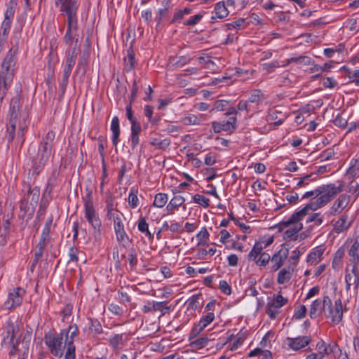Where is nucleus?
Masks as SVG:
<instances>
[{"label":"nucleus","mask_w":359,"mask_h":359,"mask_svg":"<svg viewBox=\"0 0 359 359\" xmlns=\"http://www.w3.org/2000/svg\"><path fill=\"white\" fill-rule=\"evenodd\" d=\"M339 185L336 186L334 184H328L321 186V188L325 189L323 194H321L315 201H311L305 207L299 211L294 212L287 220L282 221L280 226L283 228H286L287 226L297 221H301L302 218L306 216L309 211L316 210L317 209L325 206L337 194L341 192L344 189V184L342 182H339Z\"/></svg>","instance_id":"f257e3e1"},{"label":"nucleus","mask_w":359,"mask_h":359,"mask_svg":"<svg viewBox=\"0 0 359 359\" xmlns=\"http://www.w3.org/2000/svg\"><path fill=\"white\" fill-rule=\"evenodd\" d=\"M44 340L50 353L57 358L63 355L64 349L69 343L67 333L65 331H60L58 334L48 332L46 334Z\"/></svg>","instance_id":"f03ea898"},{"label":"nucleus","mask_w":359,"mask_h":359,"mask_svg":"<svg viewBox=\"0 0 359 359\" xmlns=\"http://www.w3.org/2000/svg\"><path fill=\"white\" fill-rule=\"evenodd\" d=\"M87 192L85 197L83 198L85 207V217L88 223L94 229V236L95 238L101 236L102 222L98 215L96 214L93 207V193L90 189L86 188Z\"/></svg>","instance_id":"7ed1b4c3"},{"label":"nucleus","mask_w":359,"mask_h":359,"mask_svg":"<svg viewBox=\"0 0 359 359\" xmlns=\"http://www.w3.org/2000/svg\"><path fill=\"white\" fill-rule=\"evenodd\" d=\"M32 339V329L27 326L26 332L23 335L22 340L17 339L11 346L10 355L11 357L18 355V358L27 359L29 353V348Z\"/></svg>","instance_id":"20e7f679"},{"label":"nucleus","mask_w":359,"mask_h":359,"mask_svg":"<svg viewBox=\"0 0 359 359\" xmlns=\"http://www.w3.org/2000/svg\"><path fill=\"white\" fill-rule=\"evenodd\" d=\"M52 148L48 143H40L37 154L32 158V169L33 172L38 175L47 163L51 156Z\"/></svg>","instance_id":"39448f33"},{"label":"nucleus","mask_w":359,"mask_h":359,"mask_svg":"<svg viewBox=\"0 0 359 359\" xmlns=\"http://www.w3.org/2000/svg\"><path fill=\"white\" fill-rule=\"evenodd\" d=\"M20 107V97L17 95L13 97L10 103L9 121L7 127L6 139L8 142L13 140L16 128L18 111Z\"/></svg>","instance_id":"423d86ee"},{"label":"nucleus","mask_w":359,"mask_h":359,"mask_svg":"<svg viewBox=\"0 0 359 359\" xmlns=\"http://www.w3.org/2000/svg\"><path fill=\"white\" fill-rule=\"evenodd\" d=\"M25 290L22 287H16L11 290L4 306L7 309H11L21 304Z\"/></svg>","instance_id":"0eeeda50"},{"label":"nucleus","mask_w":359,"mask_h":359,"mask_svg":"<svg viewBox=\"0 0 359 359\" xmlns=\"http://www.w3.org/2000/svg\"><path fill=\"white\" fill-rule=\"evenodd\" d=\"M287 299L284 298L281 294H278L273 301L268 302L266 312L271 319H275L278 313V309L286 304Z\"/></svg>","instance_id":"6e6552de"},{"label":"nucleus","mask_w":359,"mask_h":359,"mask_svg":"<svg viewBox=\"0 0 359 359\" xmlns=\"http://www.w3.org/2000/svg\"><path fill=\"white\" fill-rule=\"evenodd\" d=\"M348 265L346 269L345 280H346V290L349 291L351 285H354V290H358L359 287V273L358 271L357 266H351V269L349 270Z\"/></svg>","instance_id":"1a4fd4ad"},{"label":"nucleus","mask_w":359,"mask_h":359,"mask_svg":"<svg viewBox=\"0 0 359 359\" xmlns=\"http://www.w3.org/2000/svg\"><path fill=\"white\" fill-rule=\"evenodd\" d=\"M285 341L290 348L297 351L308 346L311 342V337L310 336L287 337Z\"/></svg>","instance_id":"9d476101"},{"label":"nucleus","mask_w":359,"mask_h":359,"mask_svg":"<svg viewBox=\"0 0 359 359\" xmlns=\"http://www.w3.org/2000/svg\"><path fill=\"white\" fill-rule=\"evenodd\" d=\"M15 326L13 323L8 321L5 326L3 327V332L1 335L3 339L1 341V346L6 347H11L15 343L14 334H15Z\"/></svg>","instance_id":"9b49d317"},{"label":"nucleus","mask_w":359,"mask_h":359,"mask_svg":"<svg viewBox=\"0 0 359 359\" xmlns=\"http://www.w3.org/2000/svg\"><path fill=\"white\" fill-rule=\"evenodd\" d=\"M62 4V10L65 13L68 18V22H76V11L79 4L76 0H65L60 3Z\"/></svg>","instance_id":"f8f14e48"},{"label":"nucleus","mask_w":359,"mask_h":359,"mask_svg":"<svg viewBox=\"0 0 359 359\" xmlns=\"http://www.w3.org/2000/svg\"><path fill=\"white\" fill-rule=\"evenodd\" d=\"M288 255L289 249L285 248H281L275 253L271 259V271H276L279 269L283 264L285 260L287 258Z\"/></svg>","instance_id":"ddd939ff"},{"label":"nucleus","mask_w":359,"mask_h":359,"mask_svg":"<svg viewBox=\"0 0 359 359\" xmlns=\"http://www.w3.org/2000/svg\"><path fill=\"white\" fill-rule=\"evenodd\" d=\"M327 318H331L334 323H339L341 321L343 318V306L341 299H337L334 302V308L331 307L328 310V314L325 313Z\"/></svg>","instance_id":"4468645a"},{"label":"nucleus","mask_w":359,"mask_h":359,"mask_svg":"<svg viewBox=\"0 0 359 359\" xmlns=\"http://www.w3.org/2000/svg\"><path fill=\"white\" fill-rule=\"evenodd\" d=\"M350 196L343 194L335 201L330 209V214L336 215L340 213L348 204Z\"/></svg>","instance_id":"2eb2a0df"},{"label":"nucleus","mask_w":359,"mask_h":359,"mask_svg":"<svg viewBox=\"0 0 359 359\" xmlns=\"http://www.w3.org/2000/svg\"><path fill=\"white\" fill-rule=\"evenodd\" d=\"M82 32V31H81ZM80 31L78 24H68V28L65 35L64 39L67 43H78Z\"/></svg>","instance_id":"dca6fc26"},{"label":"nucleus","mask_w":359,"mask_h":359,"mask_svg":"<svg viewBox=\"0 0 359 359\" xmlns=\"http://www.w3.org/2000/svg\"><path fill=\"white\" fill-rule=\"evenodd\" d=\"M316 348L320 351V355L337 354V351H340L338 345L335 343L330 344L327 346L323 339H320L316 344Z\"/></svg>","instance_id":"f3484780"},{"label":"nucleus","mask_w":359,"mask_h":359,"mask_svg":"<svg viewBox=\"0 0 359 359\" xmlns=\"http://www.w3.org/2000/svg\"><path fill=\"white\" fill-rule=\"evenodd\" d=\"M172 7L170 0H162L161 6L155 13V21L163 20L169 13L170 9Z\"/></svg>","instance_id":"a211bd4d"},{"label":"nucleus","mask_w":359,"mask_h":359,"mask_svg":"<svg viewBox=\"0 0 359 359\" xmlns=\"http://www.w3.org/2000/svg\"><path fill=\"white\" fill-rule=\"evenodd\" d=\"M20 211L23 213L20 215L19 217L21 218H24L25 216H27L26 222H27L28 219H32L34 211L35 206L31 203H28L27 199L22 200L20 205Z\"/></svg>","instance_id":"6ab92c4d"},{"label":"nucleus","mask_w":359,"mask_h":359,"mask_svg":"<svg viewBox=\"0 0 359 359\" xmlns=\"http://www.w3.org/2000/svg\"><path fill=\"white\" fill-rule=\"evenodd\" d=\"M111 130L112 132V144L116 147L119 141L120 127L118 116H114L111 123Z\"/></svg>","instance_id":"aec40b11"},{"label":"nucleus","mask_w":359,"mask_h":359,"mask_svg":"<svg viewBox=\"0 0 359 359\" xmlns=\"http://www.w3.org/2000/svg\"><path fill=\"white\" fill-rule=\"evenodd\" d=\"M324 251L325 248L323 246L320 245L317 247L313 252L308 255L307 262L310 263L311 265L316 264L321 260V257L323 255Z\"/></svg>","instance_id":"412c9836"},{"label":"nucleus","mask_w":359,"mask_h":359,"mask_svg":"<svg viewBox=\"0 0 359 359\" xmlns=\"http://www.w3.org/2000/svg\"><path fill=\"white\" fill-rule=\"evenodd\" d=\"M212 127L215 133H219L222 131H226L233 133L235 130V127L231 125V123H219L213 121L212 123Z\"/></svg>","instance_id":"4be33fe9"},{"label":"nucleus","mask_w":359,"mask_h":359,"mask_svg":"<svg viewBox=\"0 0 359 359\" xmlns=\"http://www.w3.org/2000/svg\"><path fill=\"white\" fill-rule=\"evenodd\" d=\"M359 249V241L357 240L352 244L349 251L348 255L350 256V262L352 263L351 266H358L359 263V255L358 253Z\"/></svg>","instance_id":"5701e85b"},{"label":"nucleus","mask_w":359,"mask_h":359,"mask_svg":"<svg viewBox=\"0 0 359 359\" xmlns=\"http://www.w3.org/2000/svg\"><path fill=\"white\" fill-rule=\"evenodd\" d=\"M264 95L260 90H254L252 91V93L250 96V97L248 100V102H249L250 107L252 108H254L252 107V104L258 105L260 103H262L264 100Z\"/></svg>","instance_id":"b1692460"},{"label":"nucleus","mask_w":359,"mask_h":359,"mask_svg":"<svg viewBox=\"0 0 359 359\" xmlns=\"http://www.w3.org/2000/svg\"><path fill=\"white\" fill-rule=\"evenodd\" d=\"M293 271L294 267H291V266L281 269L278 274V283L284 284L285 282L288 281L292 277L290 271Z\"/></svg>","instance_id":"393cba45"},{"label":"nucleus","mask_w":359,"mask_h":359,"mask_svg":"<svg viewBox=\"0 0 359 359\" xmlns=\"http://www.w3.org/2000/svg\"><path fill=\"white\" fill-rule=\"evenodd\" d=\"M127 57L124 58V70L126 72L131 71L135 66V53L132 48H129L127 50Z\"/></svg>","instance_id":"a878e982"},{"label":"nucleus","mask_w":359,"mask_h":359,"mask_svg":"<svg viewBox=\"0 0 359 359\" xmlns=\"http://www.w3.org/2000/svg\"><path fill=\"white\" fill-rule=\"evenodd\" d=\"M214 335V333H212L210 334V337H202L200 338H198L194 341H191L190 342V345L191 347L201 349L203 347L206 346L208 344V342L211 340H213L214 338H212V336Z\"/></svg>","instance_id":"bb28decb"},{"label":"nucleus","mask_w":359,"mask_h":359,"mask_svg":"<svg viewBox=\"0 0 359 359\" xmlns=\"http://www.w3.org/2000/svg\"><path fill=\"white\" fill-rule=\"evenodd\" d=\"M291 224H294V226L286 230L284 232V235H283L284 239H288V238H293L303 228V224L302 223H299V221H297L296 222L291 223ZM290 225V224L287 226H289Z\"/></svg>","instance_id":"cd10ccee"},{"label":"nucleus","mask_w":359,"mask_h":359,"mask_svg":"<svg viewBox=\"0 0 359 359\" xmlns=\"http://www.w3.org/2000/svg\"><path fill=\"white\" fill-rule=\"evenodd\" d=\"M292 62H295L299 65H311L313 63V61L311 57L305 55H301L299 57H292L286 60V64H290Z\"/></svg>","instance_id":"c85d7f7f"},{"label":"nucleus","mask_w":359,"mask_h":359,"mask_svg":"<svg viewBox=\"0 0 359 359\" xmlns=\"http://www.w3.org/2000/svg\"><path fill=\"white\" fill-rule=\"evenodd\" d=\"M185 201V198L182 196H174L168 205L166 207V209L168 212H170L171 213L173 212V211L175 209H177L180 206H181Z\"/></svg>","instance_id":"c756f323"},{"label":"nucleus","mask_w":359,"mask_h":359,"mask_svg":"<svg viewBox=\"0 0 359 359\" xmlns=\"http://www.w3.org/2000/svg\"><path fill=\"white\" fill-rule=\"evenodd\" d=\"M323 310L322 302L318 299L313 301L311 305L309 316L311 318H316L320 316L321 311Z\"/></svg>","instance_id":"7c9ffc66"},{"label":"nucleus","mask_w":359,"mask_h":359,"mask_svg":"<svg viewBox=\"0 0 359 359\" xmlns=\"http://www.w3.org/2000/svg\"><path fill=\"white\" fill-rule=\"evenodd\" d=\"M215 17L222 19L226 17L229 14V11L226 7L224 2H218L215 7Z\"/></svg>","instance_id":"2f4dec72"},{"label":"nucleus","mask_w":359,"mask_h":359,"mask_svg":"<svg viewBox=\"0 0 359 359\" xmlns=\"http://www.w3.org/2000/svg\"><path fill=\"white\" fill-rule=\"evenodd\" d=\"M152 309L154 311H159L162 313V316L166 312L168 313L171 310V307L168 306V302H152Z\"/></svg>","instance_id":"473e14b6"},{"label":"nucleus","mask_w":359,"mask_h":359,"mask_svg":"<svg viewBox=\"0 0 359 359\" xmlns=\"http://www.w3.org/2000/svg\"><path fill=\"white\" fill-rule=\"evenodd\" d=\"M116 240L123 248L128 246V243H132L133 240L127 235L125 229L115 232Z\"/></svg>","instance_id":"72a5a7b5"},{"label":"nucleus","mask_w":359,"mask_h":359,"mask_svg":"<svg viewBox=\"0 0 359 359\" xmlns=\"http://www.w3.org/2000/svg\"><path fill=\"white\" fill-rule=\"evenodd\" d=\"M168 195L164 193H158L156 194L154 197V201L153 203V206L156 208H163L166 204L168 201Z\"/></svg>","instance_id":"f704fd0d"},{"label":"nucleus","mask_w":359,"mask_h":359,"mask_svg":"<svg viewBox=\"0 0 359 359\" xmlns=\"http://www.w3.org/2000/svg\"><path fill=\"white\" fill-rule=\"evenodd\" d=\"M138 202L137 189L135 187H132L128 195V203L133 209H135L137 207Z\"/></svg>","instance_id":"c9c22d12"},{"label":"nucleus","mask_w":359,"mask_h":359,"mask_svg":"<svg viewBox=\"0 0 359 359\" xmlns=\"http://www.w3.org/2000/svg\"><path fill=\"white\" fill-rule=\"evenodd\" d=\"M264 248V247H263L262 242H256L252 249L249 252L248 257L252 258L253 260H256L257 257L262 253V251Z\"/></svg>","instance_id":"e433bc0d"},{"label":"nucleus","mask_w":359,"mask_h":359,"mask_svg":"<svg viewBox=\"0 0 359 359\" xmlns=\"http://www.w3.org/2000/svg\"><path fill=\"white\" fill-rule=\"evenodd\" d=\"M201 294H197L191 296L187 301V308L188 309H192L193 311H196L199 306V299L201 297Z\"/></svg>","instance_id":"4c0bfd02"},{"label":"nucleus","mask_w":359,"mask_h":359,"mask_svg":"<svg viewBox=\"0 0 359 359\" xmlns=\"http://www.w3.org/2000/svg\"><path fill=\"white\" fill-rule=\"evenodd\" d=\"M347 219L348 217L344 215L336 222L335 229L338 233L347 229L350 226V223L347 224Z\"/></svg>","instance_id":"58836bf2"},{"label":"nucleus","mask_w":359,"mask_h":359,"mask_svg":"<svg viewBox=\"0 0 359 359\" xmlns=\"http://www.w3.org/2000/svg\"><path fill=\"white\" fill-rule=\"evenodd\" d=\"M57 184V177L55 176V172H53L51 176L48 178V183L44 191L43 195L48 194L50 195L53 191V189L56 186Z\"/></svg>","instance_id":"ea45409f"},{"label":"nucleus","mask_w":359,"mask_h":359,"mask_svg":"<svg viewBox=\"0 0 359 359\" xmlns=\"http://www.w3.org/2000/svg\"><path fill=\"white\" fill-rule=\"evenodd\" d=\"M32 196L30 203L35 206L39 201V195H40V189L38 187H34V189H31L30 187L28 189L27 199L29 198V196Z\"/></svg>","instance_id":"a19ab883"},{"label":"nucleus","mask_w":359,"mask_h":359,"mask_svg":"<svg viewBox=\"0 0 359 359\" xmlns=\"http://www.w3.org/2000/svg\"><path fill=\"white\" fill-rule=\"evenodd\" d=\"M90 325L89 329L95 334L102 332V325L97 319H90Z\"/></svg>","instance_id":"79ce46f5"},{"label":"nucleus","mask_w":359,"mask_h":359,"mask_svg":"<svg viewBox=\"0 0 359 359\" xmlns=\"http://www.w3.org/2000/svg\"><path fill=\"white\" fill-rule=\"evenodd\" d=\"M14 54L15 53H12L11 50H10L4 60L2 67L3 68H5L6 71H8L9 68L15 63Z\"/></svg>","instance_id":"37998d69"},{"label":"nucleus","mask_w":359,"mask_h":359,"mask_svg":"<svg viewBox=\"0 0 359 359\" xmlns=\"http://www.w3.org/2000/svg\"><path fill=\"white\" fill-rule=\"evenodd\" d=\"M209 233L205 227L202 228V229L197 233L196 238L198 240V245H204L206 244V242L204 241L209 238Z\"/></svg>","instance_id":"c03bdc74"},{"label":"nucleus","mask_w":359,"mask_h":359,"mask_svg":"<svg viewBox=\"0 0 359 359\" xmlns=\"http://www.w3.org/2000/svg\"><path fill=\"white\" fill-rule=\"evenodd\" d=\"M323 191H325V189L323 188H321V186L318 187L313 191H309L306 192L302 196V199L308 198L309 197H312L313 198H316L320 195L323 194Z\"/></svg>","instance_id":"a18cd8bd"},{"label":"nucleus","mask_w":359,"mask_h":359,"mask_svg":"<svg viewBox=\"0 0 359 359\" xmlns=\"http://www.w3.org/2000/svg\"><path fill=\"white\" fill-rule=\"evenodd\" d=\"M61 331L66 332L67 333L68 341H71L72 342H73L74 337L78 334V327L76 324H74L69 325L67 330L64 329L62 330Z\"/></svg>","instance_id":"49530a36"},{"label":"nucleus","mask_w":359,"mask_h":359,"mask_svg":"<svg viewBox=\"0 0 359 359\" xmlns=\"http://www.w3.org/2000/svg\"><path fill=\"white\" fill-rule=\"evenodd\" d=\"M193 200L196 203H198L204 208H208L210 205V200L203 195L195 194L193 196Z\"/></svg>","instance_id":"de8ad7c7"},{"label":"nucleus","mask_w":359,"mask_h":359,"mask_svg":"<svg viewBox=\"0 0 359 359\" xmlns=\"http://www.w3.org/2000/svg\"><path fill=\"white\" fill-rule=\"evenodd\" d=\"M344 255V250L339 248L335 253V256L332 260V266L334 269H337V266H340L341 261Z\"/></svg>","instance_id":"09e8293b"},{"label":"nucleus","mask_w":359,"mask_h":359,"mask_svg":"<svg viewBox=\"0 0 359 359\" xmlns=\"http://www.w3.org/2000/svg\"><path fill=\"white\" fill-rule=\"evenodd\" d=\"M11 29V24H3L0 29V44H4Z\"/></svg>","instance_id":"8fccbe9b"},{"label":"nucleus","mask_w":359,"mask_h":359,"mask_svg":"<svg viewBox=\"0 0 359 359\" xmlns=\"http://www.w3.org/2000/svg\"><path fill=\"white\" fill-rule=\"evenodd\" d=\"M88 61L84 55L81 56L79 59L76 67V73H79L81 72V74L84 75L86 72Z\"/></svg>","instance_id":"3c124183"},{"label":"nucleus","mask_w":359,"mask_h":359,"mask_svg":"<svg viewBox=\"0 0 359 359\" xmlns=\"http://www.w3.org/2000/svg\"><path fill=\"white\" fill-rule=\"evenodd\" d=\"M15 11V4L10 1L5 12V20H11L14 16Z\"/></svg>","instance_id":"603ef678"},{"label":"nucleus","mask_w":359,"mask_h":359,"mask_svg":"<svg viewBox=\"0 0 359 359\" xmlns=\"http://www.w3.org/2000/svg\"><path fill=\"white\" fill-rule=\"evenodd\" d=\"M69 75L62 74V78L60 83V99H61L66 92V88L68 84Z\"/></svg>","instance_id":"864d4df0"},{"label":"nucleus","mask_w":359,"mask_h":359,"mask_svg":"<svg viewBox=\"0 0 359 359\" xmlns=\"http://www.w3.org/2000/svg\"><path fill=\"white\" fill-rule=\"evenodd\" d=\"M128 262L130 268L133 269L137 264V252L134 248H132L129 250L128 254Z\"/></svg>","instance_id":"5fc2aeb1"},{"label":"nucleus","mask_w":359,"mask_h":359,"mask_svg":"<svg viewBox=\"0 0 359 359\" xmlns=\"http://www.w3.org/2000/svg\"><path fill=\"white\" fill-rule=\"evenodd\" d=\"M67 346V348L65 353V359H75V346L74 343L69 341Z\"/></svg>","instance_id":"6e6d98bb"},{"label":"nucleus","mask_w":359,"mask_h":359,"mask_svg":"<svg viewBox=\"0 0 359 359\" xmlns=\"http://www.w3.org/2000/svg\"><path fill=\"white\" fill-rule=\"evenodd\" d=\"M184 125H198L200 123L199 118L195 115L185 116L182 120Z\"/></svg>","instance_id":"4d7b16f0"},{"label":"nucleus","mask_w":359,"mask_h":359,"mask_svg":"<svg viewBox=\"0 0 359 359\" xmlns=\"http://www.w3.org/2000/svg\"><path fill=\"white\" fill-rule=\"evenodd\" d=\"M111 346L114 348H116L123 341V334H116L109 339Z\"/></svg>","instance_id":"13d9d810"},{"label":"nucleus","mask_w":359,"mask_h":359,"mask_svg":"<svg viewBox=\"0 0 359 359\" xmlns=\"http://www.w3.org/2000/svg\"><path fill=\"white\" fill-rule=\"evenodd\" d=\"M259 257L258 259H256V260H255L256 262V264L257 265H259V266H266L269 260L271 259V257L270 255L268 254V253H266V252H263L262 254L259 255Z\"/></svg>","instance_id":"bf43d9fd"},{"label":"nucleus","mask_w":359,"mask_h":359,"mask_svg":"<svg viewBox=\"0 0 359 359\" xmlns=\"http://www.w3.org/2000/svg\"><path fill=\"white\" fill-rule=\"evenodd\" d=\"M114 229L115 232L124 230V224L120 215L114 216Z\"/></svg>","instance_id":"052dcab7"},{"label":"nucleus","mask_w":359,"mask_h":359,"mask_svg":"<svg viewBox=\"0 0 359 359\" xmlns=\"http://www.w3.org/2000/svg\"><path fill=\"white\" fill-rule=\"evenodd\" d=\"M75 65V61L71 58H66L65 65L63 69V74L69 75L71 74L73 67Z\"/></svg>","instance_id":"680f3d73"},{"label":"nucleus","mask_w":359,"mask_h":359,"mask_svg":"<svg viewBox=\"0 0 359 359\" xmlns=\"http://www.w3.org/2000/svg\"><path fill=\"white\" fill-rule=\"evenodd\" d=\"M214 319L215 314L212 312H208L206 315L203 316L199 321L207 327Z\"/></svg>","instance_id":"e2e57ef3"},{"label":"nucleus","mask_w":359,"mask_h":359,"mask_svg":"<svg viewBox=\"0 0 359 359\" xmlns=\"http://www.w3.org/2000/svg\"><path fill=\"white\" fill-rule=\"evenodd\" d=\"M79 252V250L77 248L75 247H71L69 250L68 255L69 257V259L68 261V263L73 262H77L79 261V257L77 255V253Z\"/></svg>","instance_id":"0e129e2a"},{"label":"nucleus","mask_w":359,"mask_h":359,"mask_svg":"<svg viewBox=\"0 0 359 359\" xmlns=\"http://www.w3.org/2000/svg\"><path fill=\"white\" fill-rule=\"evenodd\" d=\"M304 250V248H302ZM304 252V250H300L299 249H295L292 251V255L291 256L290 259L292 260V262L290 264V266L291 267H295L297 265V262L299 259V256Z\"/></svg>","instance_id":"69168bd1"},{"label":"nucleus","mask_w":359,"mask_h":359,"mask_svg":"<svg viewBox=\"0 0 359 359\" xmlns=\"http://www.w3.org/2000/svg\"><path fill=\"white\" fill-rule=\"evenodd\" d=\"M348 192L355 195V198L359 196V184L353 180L350 182L348 186Z\"/></svg>","instance_id":"338daca9"},{"label":"nucleus","mask_w":359,"mask_h":359,"mask_svg":"<svg viewBox=\"0 0 359 359\" xmlns=\"http://www.w3.org/2000/svg\"><path fill=\"white\" fill-rule=\"evenodd\" d=\"M137 228H138V230L142 233H144V231H147V230L149 229V224L146 222L145 217H140L138 224H137Z\"/></svg>","instance_id":"774afa93"}]
</instances>
